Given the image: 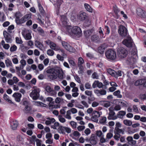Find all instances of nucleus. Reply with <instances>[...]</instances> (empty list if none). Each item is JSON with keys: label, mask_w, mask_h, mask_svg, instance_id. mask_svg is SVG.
Returning a JSON list of instances; mask_svg holds the SVG:
<instances>
[{"label": "nucleus", "mask_w": 146, "mask_h": 146, "mask_svg": "<svg viewBox=\"0 0 146 146\" xmlns=\"http://www.w3.org/2000/svg\"><path fill=\"white\" fill-rule=\"evenodd\" d=\"M65 31L64 33L70 35H74L73 38L77 39L81 36L82 32L81 29L78 26H75L72 28L70 26H68L65 27Z\"/></svg>", "instance_id": "1"}, {"label": "nucleus", "mask_w": 146, "mask_h": 146, "mask_svg": "<svg viewBox=\"0 0 146 146\" xmlns=\"http://www.w3.org/2000/svg\"><path fill=\"white\" fill-rule=\"evenodd\" d=\"M58 68H53L50 67L47 68L46 72L48 73L51 74L48 75L49 78L50 79L54 80L58 77L57 74L56 73V70L58 69Z\"/></svg>", "instance_id": "2"}, {"label": "nucleus", "mask_w": 146, "mask_h": 146, "mask_svg": "<svg viewBox=\"0 0 146 146\" xmlns=\"http://www.w3.org/2000/svg\"><path fill=\"white\" fill-rule=\"evenodd\" d=\"M40 90L39 88L34 86L33 87V90L30 94V96L33 100H36L39 98L40 96Z\"/></svg>", "instance_id": "3"}, {"label": "nucleus", "mask_w": 146, "mask_h": 146, "mask_svg": "<svg viewBox=\"0 0 146 146\" xmlns=\"http://www.w3.org/2000/svg\"><path fill=\"white\" fill-rule=\"evenodd\" d=\"M53 99L51 97H48L46 98V101L49 102L48 105L49 109L52 110L54 108L57 109L60 107V104H58L56 105H54V102L53 101Z\"/></svg>", "instance_id": "4"}, {"label": "nucleus", "mask_w": 146, "mask_h": 146, "mask_svg": "<svg viewBox=\"0 0 146 146\" xmlns=\"http://www.w3.org/2000/svg\"><path fill=\"white\" fill-rule=\"evenodd\" d=\"M105 55L108 59L111 60H114L116 58V52L113 50L110 49L107 50Z\"/></svg>", "instance_id": "5"}, {"label": "nucleus", "mask_w": 146, "mask_h": 146, "mask_svg": "<svg viewBox=\"0 0 146 146\" xmlns=\"http://www.w3.org/2000/svg\"><path fill=\"white\" fill-rule=\"evenodd\" d=\"M119 34L123 37L128 36L129 34L127 28L123 25H120L118 29Z\"/></svg>", "instance_id": "6"}, {"label": "nucleus", "mask_w": 146, "mask_h": 146, "mask_svg": "<svg viewBox=\"0 0 146 146\" xmlns=\"http://www.w3.org/2000/svg\"><path fill=\"white\" fill-rule=\"evenodd\" d=\"M117 54L118 56L121 58H123L126 57L127 54V50L123 47H120L118 48Z\"/></svg>", "instance_id": "7"}, {"label": "nucleus", "mask_w": 146, "mask_h": 146, "mask_svg": "<svg viewBox=\"0 0 146 146\" xmlns=\"http://www.w3.org/2000/svg\"><path fill=\"white\" fill-rule=\"evenodd\" d=\"M122 43L123 44L129 48L133 47L135 45L132 40L129 36H127L126 39L124 40Z\"/></svg>", "instance_id": "8"}, {"label": "nucleus", "mask_w": 146, "mask_h": 146, "mask_svg": "<svg viewBox=\"0 0 146 146\" xmlns=\"http://www.w3.org/2000/svg\"><path fill=\"white\" fill-rule=\"evenodd\" d=\"M110 112L108 114V116L107 118L109 120H115L117 118L116 115H115V113L114 111L113 110H112L111 108H110L109 109Z\"/></svg>", "instance_id": "9"}, {"label": "nucleus", "mask_w": 146, "mask_h": 146, "mask_svg": "<svg viewBox=\"0 0 146 146\" xmlns=\"http://www.w3.org/2000/svg\"><path fill=\"white\" fill-rule=\"evenodd\" d=\"M62 44L63 47L68 51L71 52H74L75 51V49L72 46L68 44L67 42L63 41L62 42Z\"/></svg>", "instance_id": "10"}, {"label": "nucleus", "mask_w": 146, "mask_h": 146, "mask_svg": "<svg viewBox=\"0 0 146 146\" xmlns=\"http://www.w3.org/2000/svg\"><path fill=\"white\" fill-rule=\"evenodd\" d=\"M15 16L16 17L15 21L16 23L17 24L23 23L25 22V20L23 17L21 19H20L21 17L20 13H16L15 15Z\"/></svg>", "instance_id": "11"}, {"label": "nucleus", "mask_w": 146, "mask_h": 146, "mask_svg": "<svg viewBox=\"0 0 146 146\" xmlns=\"http://www.w3.org/2000/svg\"><path fill=\"white\" fill-rule=\"evenodd\" d=\"M61 20L62 24L65 26L64 28H62V31H64V32L65 31V27H68V26H69V25H67L68 23V20L66 16L63 15L61 16Z\"/></svg>", "instance_id": "12"}, {"label": "nucleus", "mask_w": 146, "mask_h": 146, "mask_svg": "<svg viewBox=\"0 0 146 146\" xmlns=\"http://www.w3.org/2000/svg\"><path fill=\"white\" fill-rule=\"evenodd\" d=\"M3 34L6 42L7 43H11L12 40L10 35L6 31H4Z\"/></svg>", "instance_id": "13"}, {"label": "nucleus", "mask_w": 146, "mask_h": 146, "mask_svg": "<svg viewBox=\"0 0 146 146\" xmlns=\"http://www.w3.org/2000/svg\"><path fill=\"white\" fill-rule=\"evenodd\" d=\"M97 137L94 134H92L90 138V143L93 145H95L97 143Z\"/></svg>", "instance_id": "14"}, {"label": "nucleus", "mask_w": 146, "mask_h": 146, "mask_svg": "<svg viewBox=\"0 0 146 146\" xmlns=\"http://www.w3.org/2000/svg\"><path fill=\"white\" fill-rule=\"evenodd\" d=\"M12 96L16 102H19L21 101L22 95L19 93L15 92L13 95Z\"/></svg>", "instance_id": "15"}, {"label": "nucleus", "mask_w": 146, "mask_h": 146, "mask_svg": "<svg viewBox=\"0 0 146 146\" xmlns=\"http://www.w3.org/2000/svg\"><path fill=\"white\" fill-rule=\"evenodd\" d=\"M94 92L97 96H99L101 95H105L106 94V91L104 89L98 90H94Z\"/></svg>", "instance_id": "16"}, {"label": "nucleus", "mask_w": 146, "mask_h": 146, "mask_svg": "<svg viewBox=\"0 0 146 146\" xmlns=\"http://www.w3.org/2000/svg\"><path fill=\"white\" fill-rule=\"evenodd\" d=\"M56 73L57 74L58 77L60 79H63L64 78V73L62 70L59 68L56 70Z\"/></svg>", "instance_id": "17"}, {"label": "nucleus", "mask_w": 146, "mask_h": 146, "mask_svg": "<svg viewBox=\"0 0 146 146\" xmlns=\"http://www.w3.org/2000/svg\"><path fill=\"white\" fill-rule=\"evenodd\" d=\"M137 15L141 17L145 18L146 15L145 11L140 8H138L137 9Z\"/></svg>", "instance_id": "18"}, {"label": "nucleus", "mask_w": 146, "mask_h": 146, "mask_svg": "<svg viewBox=\"0 0 146 146\" xmlns=\"http://www.w3.org/2000/svg\"><path fill=\"white\" fill-rule=\"evenodd\" d=\"M126 139L129 144L131 145H135L136 143V141L133 140V138L131 136L128 137Z\"/></svg>", "instance_id": "19"}, {"label": "nucleus", "mask_w": 146, "mask_h": 146, "mask_svg": "<svg viewBox=\"0 0 146 146\" xmlns=\"http://www.w3.org/2000/svg\"><path fill=\"white\" fill-rule=\"evenodd\" d=\"M94 31L92 29H90L84 31V35L86 38H88L90 36Z\"/></svg>", "instance_id": "20"}, {"label": "nucleus", "mask_w": 146, "mask_h": 146, "mask_svg": "<svg viewBox=\"0 0 146 146\" xmlns=\"http://www.w3.org/2000/svg\"><path fill=\"white\" fill-rule=\"evenodd\" d=\"M88 18L86 13L84 12L81 13L78 16V19L81 21L85 20Z\"/></svg>", "instance_id": "21"}, {"label": "nucleus", "mask_w": 146, "mask_h": 146, "mask_svg": "<svg viewBox=\"0 0 146 146\" xmlns=\"http://www.w3.org/2000/svg\"><path fill=\"white\" fill-rule=\"evenodd\" d=\"M46 91L48 93V95L53 96L56 94L55 92L48 86H46Z\"/></svg>", "instance_id": "22"}, {"label": "nucleus", "mask_w": 146, "mask_h": 146, "mask_svg": "<svg viewBox=\"0 0 146 146\" xmlns=\"http://www.w3.org/2000/svg\"><path fill=\"white\" fill-rule=\"evenodd\" d=\"M18 123L16 120L13 121L11 122V127L13 130H16L18 126Z\"/></svg>", "instance_id": "23"}, {"label": "nucleus", "mask_w": 146, "mask_h": 146, "mask_svg": "<svg viewBox=\"0 0 146 146\" xmlns=\"http://www.w3.org/2000/svg\"><path fill=\"white\" fill-rule=\"evenodd\" d=\"M54 118L52 117H46V125H48L53 123L55 121Z\"/></svg>", "instance_id": "24"}, {"label": "nucleus", "mask_w": 146, "mask_h": 146, "mask_svg": "<svg viewBox=\"0 0 146 146\" xmlns=\"http://www.w3.org/2000/svg\"><path fill=\"white\" fill-rule=\"evenodd\" d=\"M91 39L92 41L95 42H98L100 40L99 36L96 35H92Z\"/></svg>", "instance_id": "25"}, {"label": "nucleus", "mask_w": 146, "mask_h": 146, "mask_svg": "<svg viewBox=\"0 0 146 146\" xmlns=\"http://www.w3.org/2000/svg\"><path fill=\"white\" fill-rule=\"evenodd\" d=\"M126 114V112L123 111H120L118 112L117 114V118L121 119L123 118L124 116Z\"/></svg>", "instance_id": "26"}, {"label": "nucleus", "mask_w": 146, "mask_h": 146, "mask_svg": "<svg viewBox=\"0 0 146 146\" xmlns=\"http://www.w3.org/2000/svg\"><path fill=\"white\" fill-rule=\"evenodd\" d=\"M35 44L36 46L40 50H42L43 48L42 44L38 41H36L35 42Z\"/></svg>", "instance_id": "27"}, {"label": "nucleus", "mask_w": 146, "mask_h": 146, "mask_svg": "<svg viewBox=\"0 0 146 146\" xmlns=\"http://www.w3.org/2000/svg\"><path fill=\"white\" fill-rule=\"evenodd\" d=\"M54 5H56L58 7H59L62 3L63 1L61 0H52Z\"/></svg>", "instance_id": "28"}, {"label": "nucleus", "mask_w": 146, "mask_h": 146, "mask_svg": "<svg viewBox=\"0 0 146 146\" xmlns=\"http://www.w3.org/2000/svg\"><path fill=\"white\" fill-rule=\"evenodd\" d=\"M65 127L60 126L58 129V131L59 133L64 134H65Z\"/></svg>", "instance_id": "29"}, {"label": "nucleus", "mask_w": 146, "mask_h": 146, "mask_svg": "<svg viewBox=\"0 0 146 146\" xmlns=\"http://www.w3.org/2000/svg\"><path fill=\"white\" fill-rule=\"evenodd\" d=\"M114 133L115 134L117 135H118V134L120 133L123 134L124 133V131L122 129H120L117 128H115Z\"/></svg>", "instance_id": "30"}, {"label": "nucleus", "mask_w": 146, "mask_h": 146, "mask_svg": "<svg viewBox=\"0 0 146 146\" xmlns=\"http://www.w3.org/2000/svg\"><path fill=\"white\" fill-rule=\"evenodd\" d=\"M3 98L5 100H6L9 103L15 105L14 103L12 102L11 100L9 99V96L6 94H4Z\"/></svg>", "instance_id": "31"}, {"label": "nucleus", "mask_w": 146, "mask_h": 146, "mask_svg": "<svg viewBox=\"0 0 146 146\" xmlns=\"http://www.w3.org/2000/svg\"><path fill=\"white\" fill-rule=\"evenodd\" d=\"M46 44L49 45L50 47L52 49V48H53L54 47V46H55V45L56 44L51 41L49 40L46 41Z\"/></svg>", "instance_id": "32"}, {"label": "nucleus", "mask_w": 146, "mask_h": 146, "mask_svg": "<svg viewBox=\"0 0 146 146\" xmlns=\"http://www.w3.org/2000/svg\"><path fill=\"white\" fill-rule=\"evenodd\" d=\"M38 7L39 10L41 14L42 15H43L45 11L44 10L43 8L42 7V5L39 3H38Z\"/></svg>", "instance_id": "33"}, {"label": "nucleus", "mask_w": 146, "mask_h": 146, "mask_svg": "<svg viewBox=\"0 0 146 146\" xmlns=\"http://www.w3.org/2000/svg\"><path fill=\"white\" fill-rule=\"evenodd\" d=\"M113 95L117 96L118 98H122V96L120 94V92L119 90H117L113 93Z\"/></svg>", "instance_id": "34"}, {"label": "nucleus", "mask_w": 146, "mask_h": 146, "mask_svg": "<svg viewBox=\"0 0 146 146\" xmlns=\"http://www.w3.org/2000/svg\"><path fill=\"white\" fill-rule=\"evenodd\" d=\"M124 124L126 126H130L132 125V122L131 121L125 119L123 121Z\"/></svg>", "instance_id": "35"}, {"label": "nucleus", "mask_w": 146, "mask_h": 146, "mask_svg": "<svg viewBox=\"0 0 146 146\" xmlns=\"http://www.w3.org/2000/svg\"><path fill=\"white\" fill-rule=\"evenodd\" d=\"M107 72L108 73L113 76H115V71L111 68H109L107 69Z\"/></svg>", "instance_id": "36"}, {"label": "nucleus", "mask_w": 146, "mask_h": 146, "mask_svg": "<svg viewBox=\"0 0 146 146\" xmlns=\"http://www.w3.org/2000/svg\"><path fill=\"white\" fill-rule=\"evenodd\" d=\"M31 108L30 106H26L24 109V111L25 113H28L31 112Z\"/></svg>", "instance_id": "37"}, {"label": "nucleus", "mask_w": 146, "mask_h": 146, "mask_svg": "<svg viewBox=\"0 0 146 146\" xmlns=\"http://www.w3.org/2000/svg\"><path fill=\"white\" fill-rule=\"evenodd\" d=\"M84 6L86 10L90 12H92V10L90 6L87 3H85L84 4Z\"/></svg>", "instance_id": "38"}, {"label": "nucleus", "mask_w": 146, "mask_h": 146, "mask_svg": "<svg viewBox=\"0 0 146 146\" xmlns=\"http://www.w3.org/2000/svg\"><path fill=\"white\" fill-rule=\"evenodd\" d=\"M5 63L7 67L12 66L11 61L9 59H7L5 60Z\"/></svg>", "instance_id": "39"}, {"label": "nucleus", "mask_w": 146, "mask_h": 146, "mask_svg": "<svg viewBox=\"0 0 146 146\" xmlns=\"http://www.w3.org/2000/svg\"><path fill=\"white\" fill-rule=\"evenodd\" d=\"M137 130L135 129H131L130 128L128 127L127 130V132L129 134H133L136 132Z\"/></svg>", "instance_id": "40"}, {"label": "nucleus", "mask_w": 146, "mask_h": 146, "mask_svg": "<svg viewBox=\"0 0 146 146\" xmlns=\"http://www.w3.org/2000/svg\"><path fill=\"white\" fill-rule=\"evenodd\" d=\"M34 104L37 106H44V104L40 102H34Z\"/></svg>", "instance_id": "41"}, {"label": "nucleus", "mask_w": 146, "mask_h": 146, "mask_svg": "<svg viewBox=\"0 0 146 146\" xmlns=\"http://www.w3.org/2000/svg\"><path fill=\"white\" fill-rule=\"evenodd\" d=\"M68 61L69 64L73 66H75L76 65L75 62H74V60L72 59L71 58H69L68 59Z\"/></svg>", "instance_id": "42"}, {"label": "nucleus", "mask_w": 146, "mask_h": 146, "mask_svg": "<svg viewBox=\"0 0 146 146\" xmlns=\"http://www.w3.org/2000/svg\"><path fill=\"white\" fill-rule=\"evenodd\" d=\"M84 61L83 59L81 57H79L78 60V65H82V64L84 63Z\"/></svg>", "instance_id": "43"}, {"label": "nucleus", "mask_w": 146, "mask_h": 146, "mask_svg": "<svg viewBox=\"0 0 146 146\" xmlns=\"http://www.w3.org/2000/svg\"><path fill=\"white\" fill-rule=\"evenodd\" d=\"M84 23V25L86 27H88L91 24V21L87 18Z\"/></svg>", "instance_id": "44"}, {"label": "nucleus", "mask_w": 146, "mask_h": 146, "mask_svg": "<svg viewBox=\"0 0 146 146\" xmlns=\"http://www.w3.org/2000/svg\"><path fill=\"white\" fill-rule=\"evenodd\" d=\"M71 113L70 112V111L68 110L66 112V115H65V117L68 119H71V117L70 116Z\"/></svg>", "instance_id": "45"}, {"label": "nucleus", "mask_w": 146, "mask_h": 146, "mask_svg": "<svg viewBox=\"0 0 146 146\" xmlns=\"http://www.w3.org/2000/svg\"><path fill=\"white\" fill-rule=\"evenodd\" d=\"M142 84V79H140L136 81L134 83L135 86H137Z\"/></svg>", "instance_id": "46"}, {"label": "nucleus", "mask_w": 146, "mask_h": 146, "mask_svg": "<svg viewBox=\"0 0 146 146\" xmlns=\"http://www.w3.org/2000/svg\"><path fill=\"white\" fill-rule=\"evenodd\" d=\"M14 26L13 25L9 26L7 29L8 32L10 33H11L12 30L14 29Z\"/></svg>", "instance_id": "47"}, {"label": "nucleus", "mask_w": 146, "mask_h": 146, "mask_svg": "<svg viewBox=\"0 0 146 146\" xmlns=\"http://www.w3.org/2000/svg\"><path fill=\"white\" fill-rule=\"evenodd\" d=\"M31 14L26 15L23 17L24 19L25 20V21L30 19L31 18Z\"/></svg>", "instance_id": "48"}, {"label": "nucleus", "mask_w": 146, "mask_h": 146, "mask_svg": "<svg viewBox=\"0 0 146 146\" xmlns=\"http://www.w3.org/2000/svg\"><path fill=\"white\" fill-rule=\"evenodd\" d=\"M106 117H102V118L100 119L99 122L101 124H104L106 123Z\"/></svg>", "instance_id": "49"}, {"label": "nucleus", "mask_w": 146, "mask_h": 146, "mask_svg": "<svg viewBox=\"0 0 146 146\" xmlns=\"http://www.w3.org/2000/svg\"><path fill=\"white\" fill-rule=\"evenodd\" d=\"M47 54L50 56H52L54 54V51L51 49L48 50L47 52Z\"/></svg>", "instance_id": "50"}, {"label": "nucleus", "mask_w": 146, "mask_h": 146, "mask_svg": "<svg viewBox=\"0 0 146 146\" xmlns=\"http://www.w3.org/2000/svg\"><path fill=\"white\" fill-rule=\"evenodd\" d=\"M113 11L115 14L117 15L120 10L116 6H115L113 7Z\"/></svg>", "instance_id": "51"}, {"label": "nucleus", "mask_w": 146, "mask_h": 146, "mask_svg": "<svg viewBox=\"0 0 146 146\" xmlns=\"http://www.w3.org/2000/svg\"><path fill=\"white\" fill-rule=\"evenodd\" d=\"M99 33L100 34V36L101 38L104 37V34L103 33V31L101 27H100L98 31Z\"/></svg>", "instance_id": "52"}, {"label": "nucleus", "mask_w": 146, "mask_h": 146, "mask_svg": "<svg viewBox=\"0 0 146 146\" xmlns=\"http://www.w3.org/2000/svg\"><path fill=\"white\" fill-rule=\"evenodd\" d=\"M98 117L95 116L94 115L92 116L91 118V119L92 121H93L97 122L98 121Z\"/></svg>", "instance_id": "53"}, {"label": "nucleus", "mask_w": 146, "mask_h": 146, "mask_svg": "<svg viewBox=\"0 0 146 146\" xmlns=\"http://www.w3.org/2000/svg\"><path fill=\"white\" fill-rule=\"evenodd\" d=\"M93 113L94 114V115L99 117L101 114L102 113L101 112H99L97 111H94L93 112Z\"/></svg>", "instance_id": "54"}, {"label": "nucleus", "mask_w": 146, "mask_h": 146, "mask_svg": "<svg viewBox=\"0 0 146 146\" xmlns=\"http://www.w3.org/2000/svg\"><path fill=\"white\" fill-rule=\"evenodd\" d=\"M115 76L114 77H117L119 76H121L122 75L121 71V70H118L117 72L115 71Z\"/></svg>", "instance_id": "55"}, {"label": "nucleus", "mask_w": 146, "mask_h": 146, "mask_svg": "<svg viewBox=\"0 0 146 146\" xmlns=\"http://www.w3.org/2000/svg\"><path fill=\"white\" fill-rule=\"evenodd\" d=\"M8 7L9 8L8 9V10L10 11H12L13 10V8L14 7V5L13 3H11L9 4Z\"/></svg>", "instance_id": "56"}, {"label": "nucleus", "mask_w": 146, "mask_h": 146, "mask_svg": "<svg viewBox=\"0 0 146 146\" xmlns=\"http://www.w3.org/2000/svg\"><path fill=\"white\" fill-rule=\"evenodd\" d=\"M17 49V47L15 45L11 46L10 48V50L11 52L15 51Z\"/></svg>", "instance_id": "57"}, {"label": "nucleus", "mask_w": 146, "mask_h": 146, "mask_svg": "<svg viewBox=\"0 0 146 146\" xmlns=\"http://www.w3.org/2000/svg\"><path fill=\"white\" fill-rule=\"evenodd\" d=\"M31 38V36L30 33H28L25 35V38L27 40L30 39Z\"/></svg>", "instance_id": "58"}, {"label": "nucleus", "mask_w": 146, "mask_h": 146, "mask_svg": "<svg viewBox=\"0 0 146 146\" xmlns=\"http://www.w3.org/2000/svg\"><path fill=\"white\" fill-rule=\"evenodd\" d=\"M56 58L58 60L61 61H63L64 60V58L63 57L61 56L59 54H57Z\"/></svg>", "instance_id": "59"}, {"label": "nucleus", "mask_w": 146, "mask_h": 146, "mask_svg": "<svg viewBox=\"0 0 146 146\" xmlns=\"http://www.w3.org/2000/svg\"><path fill=\"white\" fill-rule=\"evenodd\" d=\"M59 120L62 123H64L66 121L65 119L63 117H62V116L61 115H59L58 116Z\"/></svg>", "instance_id": "60"}, {"label": "nucleus", "mask_w": 146, "mask_h": 146, "mask_svg": "<svg viewBox=\"0 0 146 146\" xmlns=\"http://www.w3.org/2000/svg\"><path fill=\"white\" fill-rule=\"evenodd\" d=\"M92 78L93 79H98L99 76L97 74L96 72H94L92 75Z\"/></svg>", "instance_id": "61"}, {"label": "nucleus", "mask_w": 146, "mask_h": 146, "mask_svg": "<svg viewBox=\"0 0 146 146\" xmlns=\"http://www.w3.org/2000/svg\"><path fill=\"white\" fill-rule=\"evenodd\" d=\"M85 94L88 96H91L92 95V91L86 90L85 92Z\"/></svg>", "instance_id": "62"}, {"label": "nucleus", "mask_w": 146, "mask_h": 146, "mask_svg": "<svg viewBox=\"0 0 146 146\" xmlns=\"http://www.w3.org/2000/svg\"><path fill=\"white\" fill-rule=\"evenodd\" d=\"M23 102V105L24 106H28L29 104V102L26 99H23L22 100Z\"/></svg>", "instance_id": "63"}, {"label": "nucleus", "mask_w": 146, "mask_h": 146, "mask_svg": "<svg viewBox=\"0 0 146 146\" xmlns=\"http://www.w3.org/2000/svg\"><path fill=\"white\" fill-rule=\"evenodd\" d=\"M46 140V144H52L53 143V139L52 138H47Z\"/></svg>", "instance_id": "64"}]
</instances>
